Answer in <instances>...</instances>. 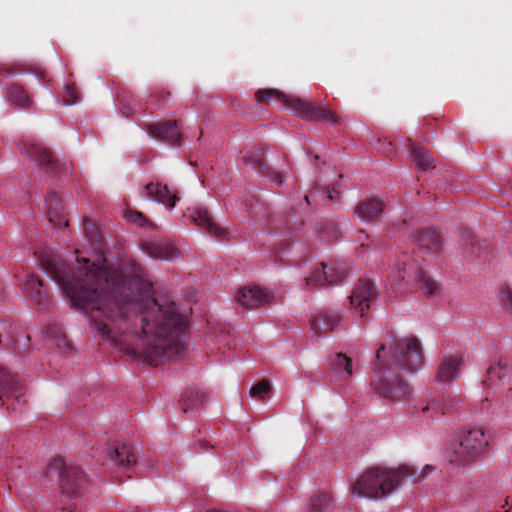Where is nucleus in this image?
<instances>
[{
  "label": "nucleus",
  "instance_id": "nucleus-1",
  "mask_svg": "<svg viewBox=\"0 0 512 512\" xmlns=\"http://www.w3.org/2000/svg\"><path fill=\"white\" fill-rule=\"evenodd\" d=\"M83 231L96 253L95 260L77 257V266L70 268L56 256L41 252V268L74 306L87 312L92 327L104 340L115 342L118 333H135L142 348L128 347L126 352L153 366L183 356L187 321L179 304L170 295L156 294L146 271L134 260L127 261L124 271L110 267L95 223L86 219Z\"/></svg>",
  "mask_w": 512,
  "mask_h": 512
},
{
  "label": "nucleus",
  "instance_id": "nucleus-2",
  "mask_svg": "<svg viewBox=\"0 0 512 512\" xmlns=\"http://www.w3.org/2000/svg\"><path fill=\"white\" fill-rule=\"evenodd\" d=\"M422 363V346L415 336L395 340L389 350L382 344L376 352L374 372L378 380L375 383V392L393 401L409 398L412 389L401 377L400 371H416L421 368Z\"/></svg>",
  "mask_w": 512,
  "mask_h": 512
},
{
  "label": "nucleus",
  "instance_id": "nucleus-3",
  "mask_svg": "<svg viewBox=\"0 0 512 512\" xmlns=\"http://www.w3.org/2000/svg\"><path fill=\"white\" fill-rule=\"evenodd\" d=\"M434 471L432 465H425L418 471L413 465L403 464L396 469L373 467L361 474L352 486L354 495L368 499H379L393 493L404 481L420 483Z\"/></svg>",
  "mask_w": 512,
  "mask_h": 512
},
{
  "label": "nucleus",
  "instance_id": "nucleus-4",
  "mask_svg": "<svg viewBox=\"0 0 512 512\" xmlns=\"http://www.w3.org/2000/svg\"><path fill=\"white\" fill-rule=\"evenodd\" d=\"M422 261L423 258L415 256V248L400 250L397 253L392 270V278L397 292L406 293L419 285L427 295L436 293L438 286L422 270Z\"/></svg>",
  "mask_w": 512,
  "mask_h": 512
},
{
  "label": "nucleus",
  "instance_id": "nucleus-5",
  "mask_svg": "<svg viewBox=\"0 0 512 512\" xmlns=\"http://www.w3.org/2000/svg\"><path fill=\"white\" fill-rule=\"evenodd\" d=\"M260 103L278 100L302 118L311 121L338 123V117L331 110L317 106L314 102H305L300 98L291 97L276 89H260L255 93Z\"/></svg>",
  "mask_w": 512,
  "mask_h": 512
},
{
  "label": "nucleus",
  "instance_id": "nucleus-6",
  "mask_svg": "<svg viewBox=\"0 0 512 512\" xmlns=\"http://www.w3.org/2000/svg\"><path fill=\"white\" fill-rule=\"evenodd\" d=\"M491 431L485 427H473L460 437L459 445L452 451L450 461L466 466L480 458L488 449Z\"/></svg>",
  "mask_w": 512,
  "mask_h": 512
},
{
  "label": "nucleus",
  "instance_id": "nucleus-7",
  "mask_svg": "<svg viewBox=\"0 0 512 512\" xmlns=\"http://www.w3.org/2000/svg\"><path fill=\"white\" fill-rule=\"evenodd\" d=\"M47 475L49 477L57 476L61 492L69 496L79 494L87 484L84 471L79 466L68 463L62 458H56L50 463Z\"/></svg>",
  "mask_w": 512,
  "mask_h": 512
},
{
  "label": "nucleus",
  "instance_id": "nucleus-8",
  "mask_svg": "<svg viewBox=\"0 0 512 512\" xmlns=\"http://www.w3.org/2000/svg\"><path fill=\"white\" fill-rule=\"evenodd\" d=\"M17 145L21 153L37 163L41 169L47 173L56 174L58 161L48 150L42 148L33 139L28 137L21 138Z\"/></svg>",
  "mask_w": 512,
  "mask_h": 512
},
{
  "label": "nucleus",
  "instance_id": "nucleus-9",
  "mask_svg": "<svg viewBox=\"0 0 512 512\" xmlns=\"http://www.w3.org/2000/svg\"><path fill=\"white\" fill-rule=\"evenodd\" d=\"M376 297L377 291L374 284L369 280L360 279L349 297L350 309L354 314L364 318Z\"/></svg>",
  "mask_w": 512,
  "mask_h": 512
},
{
  "label": "nucleus",
  "instance_id": "nucleus-10",
  "mask_svg": "<svg viewBox=\"0 0 512 512\" xmlns=\"http://www.w3.org/2000/svg\"><path fill=\"white\" fill-rule=\"evenodd\" d=\"M347 273L346 265L343 263H333L327 266L320 264V268L315 269L309 277H306V285L309 288L324 287L334 285L342 281Z\"/></svg>",
  "mask_w": 512,
  "mask_h": 512
},
{
  "label": "nucleus",
  "instance_id": "nucleus-11",
  "mask_svg": "<svg viewBox=\"0 0 512 512\" xmlns=\"http://www.w3.org/2000/svg\"><path fill=\"white\" fill-rule=\"evenodd\" d=\"M243 162L258 175L270 178L276 186L283 184V175L273 169L266 160V149L259 147L248 150L243 156Z\"/></svg>",
  "mask_w": 512,
  "mask_h": 512
},
{
  "label": "nucleus",
  "instance_id": "nucleus-12",
  "mask_svg": "<svg viewBox=\"0 0 512 512\" xmlns=\"http://www.w3.org/2000/svg\"><path fill=\"white\" fill-rule=\"evenodd\" d=\"M484 383L488 386H504L512 384V360L500 358L486 372Z\"/></svg>",
  "mask_w": 512,
  "mask_h": 512
},
{
  "label": "nucleus",
  "instance_id": "nucleus-13",
  "mask_svg": "<svg viewBox=\"0 0 512 512\" xmlns=\"http://www.w3.org/2000/svg\"><path fill=\"white\" fill-rule=\"evenodd\" d=\"M141 249L154 259L172 260L179 256L178 248L167 239L144 241Z\"/></svg>",
  "mask_w": 512,
  "mask_h": 512
},
{
  "label": "nucleus",
  "instance_id": "nucleus-14",
  "mask_svg": "<svg viewBox=\"0 0 512 512\" xmlns=\"http://www.w3.org/2000/svg\"><path fill=\"white\" fill-rule=\"evenodd\" d=\"M416 247L426 255H439L443 250L440 235L432 229H422L414 236Z\"/></svg>",
  "mask_w": 512,
  "mask_h": 512
},
{
  "label": "nucleus",
  "instance_id": "nucleus-15",
  "mask_svg": "<svg viewBox=\"0 0 512 512\" xmlns=\"http://www.w3.org/2000/svg\"><path fill=\"white\" fill-rule=\"evenodd\" d=\"M271 293L258 286H248L240 289L236 296V302L246 308H255L269 302Z\"/></svg>",
  "mask_w": 512,
  "mask_h": 512
},
{
  "label": "nucleus",
  "instance_id": "nucleus-16",
  "mask_svg": "<svg viewBox=\"0 0 512 512\" xmlns=\"http://www.w3.org/2000/svg\"><path fill=\"white\" fill-rule=\"evenodd\" d=\"M460 245L463 257L471 262L476 261L488 252L487 242L477 239L469 230L462 232Z\"/></svg>",
  "mask_w": 512,
  "mask_h": 512
},
{
  "label": "nucleus",
  "instance_id": "nucleus-17",
  "mask_svg": "<svg viewBox=\"0 0 512 512\" xmlns=\"http://www.w3.org/2000/svg\"><path fill=\"white\" fill-rule=\"evenodd\" d=\"M148 133L156 139L178 146L181 144L182 135L178 129L177 121L169 120L162 123L150 124Z\"/></svg>",
  "mask_w": 512,
  "mask_h": 512
},
{
  "label": "nucleus",
  "instance_id": "nucleus-18",
  "mask_svg": "<svg viewBox=\"0 0 512 512\" xmlns=\"http://www.w3.org/2000/svg\"><path fill=\"white\" fill-rule=\"evenodd\" d=\"M191 221L205 230L210 235H213L219 239H223L228 234L225 228L218 226L210 216L208 210L205 207H195L189 214Z\"/></svg>",
  "mask_w": 512,
  "mask_h": 512
},
{
  "label": "nucleus",
  "instance_id": "nucleus-19",
  "mask_svg": "<svg viewBox=\"0 0 512 512\" xmlns=\"http://www.w3.org/2000/svg\"><path fill=\"white\" fill-rule=\"evenodd\" d=\"M23 384L20 376L12 372L5 366L0 365V400L2 394L14 396L17 403L23 397L22 394Z\"/></svg>",
  "mask_w": 512,
  "mask_h": 512
},
{
  "label": "nucleus",
  "instance_id": "nucleus-20",
  "mask_svg": "<svg viewBox=\"0 0 512 512\" xmlns=\"http://www.w3.org/2000/svg\"><path fill=\"white\" fill-rule=\"evenodd\" d=\"M29 335H23L19 329L9 322L0 323V344L4 343L14 350H22L28 346Z\"/></svg>",
  "mask_w": 512,
  "mask_h": 512
},
{
  "label": "nucleus",
  "instance_id": "nucleus-21",
  "mask_svg": "<svg viewBox=\"0 0 512 512\" xmlns=\"http://www.w3.org/2000/svg\"><path fill=\"white\" fill-rule=\"evenodd\" d=\"M48 219L57 227L68 226V220L65 218L64 203L62 197L56 192L51 191L45 198Z\"/></svg>",
  "mask_w": 512,
  "mask_h": 512
},
{
  "label": "nucleus",
  "instance_id": "nucleus-22",
  "mask_svg": "<svg viewBox=\"0 0 512 512\" xmlns=\"http://www.w3.org/2000/svg\"><path fill=\"white\" fill-rule=\"evenodd\" d=\"M144 195L152 200L163 203L168 208H173L179 199L176 192H170L166 184L148 183L144 186Z\"/></svg>",
  "mask_w": 512,
  "mask_h": 512
},
{
  "label": "nucleus",
  "instance_id": "nucleus-23",
  "mask_svg": "<svg viewBox=\"0 0 512 512\" xmlns=\"http://www.w3.org/2000/svg\"><path fill=\"white\" fill-rule=\"evenodd\" d=\"M25 295L30 299L33 304L45 309L48 304V295L46 290L43 289L42 281L34 275H27L24 283Z\"/></svg>",
  "mask_w": 512,
  "mask_h": 512
},
{
  "label": "nucleus",
  "instance_id": "nucleus-24",
  "mask_svg": "<svg viewBox=\"0 0 512 512\" xmlns=\"http://www.w3.org/2000/svg\"><path fill=\"white\" fill-rule=\"evenodd\" d=\"M341 320V316L336 311H325L313 318L311 321V330L318 335H325L332 331Z\"/></svg>",
  "mask_w": 512,
  "mask_h": 512
},
{
  "label": "nucleus",
  "instance_id": "nucleus-25",
  "mask_svg": "<svg viewBox=\"0 0 512 512\" xmlns=\"http://www.w3.org/2000/svg\"><path fill=\"white\" fill-rule=\"evenodd\" d=\"M383 202L378 198H367L355 207V214L364 222H371L383 211Z\"/></svg>",
  "mask_w": 512,
  "mask_h": 512
},
{
  "label": "nucleus",
  "instance_id": "nucleus-26",
  "mask_svg": "<svg viewBox=\"0 0 512 512\" xmlns=\"http://www.w3.org/2000/svg\"><path fill=\"white\" fill-rule=\"evenodd\" d=\"M110 460L123 469H129L136 463L135 454L130 445L117 444L109 451Z\"/></svg>",
  "mask_w": 512,
  "mask_h": 512
},
{
  "label": "nucleus",
  "instance_id": "nucleus-27",
  "mask_svg": "<svg viewBox=\"0 0 512 512\" xmlns=\"http://www.w3.org/2000/svg\"><path fill=\"white\" fill-rule=\"evenodd\" d=\"M462 365V360L456 356H446L440 363L436 379L439 382H448L454 379Z\"/></svg>",
  "mask_w": 512,
  "mask_h": 512
},
{
  "label": "nucleus",
  "instance_id": "nucleus-28",
  "mask_svg": "<svg viewBox=\"0 0 512 512\" xmlns=\"http://www.w3.org/2000/svg\"><path fill=\"white\" fill-rule=\"evenodd\" d=\"M206 394L199 388H188L180 401L181 409L184 413L194 412L205 401Z\"/></svg>",
  "mask_w": 512,
  "mask_h": 512
},
{
  "label": "nucleus",
  "instance_id": "nucleus-29",
  "mask_svg": "<svg viewBox=\"0 0 512 512\" xmlns=\"http://www.w3.org/2000/svg\"><path fill=\"white\" fill-rule=\"evenodd\" d=\"M334 373L341 379L347 380L352 376V359L343 353H337L331 359Z\"/></svg>",
  "mask_w": 512,
  "mask_h": 512
},
{
  "label": "nucleus",
  "instance_id": "nucleus-30",
  "mask_svg": "<svg viewBox=\"0 0 512 512\" xmlns=\"http://www.w3.org/2000/svg\"><path fill=\"white\" fill-rule=\"evenodd\" d=\"M333 505V499L328 492L321 491L311 498L308 512H329Z\"/></svg>",
  "mask_w": 512,
  "mask_h": 512
},
{
  "label": "nucleus",
  "instance_id": "nucleus-31",
  "mask_svg": "<svg viewBox=\"0 0 512 512\" xmlns=\"http://www.w3.org/2000/svg\"><path fill=\"white\" fill-rule=\"evenodd\" d=\"M412 154L417 166H419L422 170L426 171L435 168L432 156L423 147L413 146Z\"/></svg>",
  "mask_w": 512,
  "mask_h": 512
},
{
  "label": "nucleus",
  "instance_id": "nucleus-32",
  "mask_svg": "<svg viewBox=\"0 0 512 512\" xmlns=\"http://www.w3.org/2000/svg\"><path fill=\"white\" fill-rule=\"evenodd\" d=\"M8 95L12 103L22 108L28 107L31 102L23 88L16 84L8 88Z\"/></svg>",
  "mask_w": 512,
  "mask_h": 512
},
{
  "label": "nucleus",
  "instance_id": "nucleus-33",
  "mask_svg": "<svg viewBox=\"0 0 512 512\" xmlns=\"http://www.w3.org/2000/svg\"><path fill=\"white\" fill-rule=\"evenodd\" d=\"M46 336L50 340H54L59 348L69 346L68 340L62 332L61 326L56 323L51 324L46 328Z\"/></svg>",
  "mask_w": 512,
  "mask_h": 512
},
{
  "label": "nucleus",
  "instance_id": "nucleus-34",
  "mask_svg": "<svg viewBox=\"0 0 512 512\" xmlns=\"http://www.w3.org/2000/svg\"><path fill=\"white\" fill-rule=\"evenodd\" d=\"M447 411V408L444 405H441L439 402L432 401L429 404H426L425 406L421 407L419 412H421L422 415L427 416V418H433L434 414H445Z\"/></svg>",
  "mask_w": 512,
  "mask_h": 512
},
{
  "label": "nucleus",
  "instance_id": "nucleus-35",
  "mask_svg": "<svg viewBox=\"0 0 512 512\" xmlns=\"http://www.w3.org/2000/svg\"><path fill=\"white\" fill-rule=\"evenodd\" d=\"M63 100L65 104L67 105H73L79 102L80 100V93L78 89L73 85H67L65 87Z\"/></svg>",
  "mask_w": 512,
  "mask_h": 512
},
{
  "label": "nucleus",
  "instance_id": "nucleus-36",
  "mask_svg": "<svg viewBox=\"0 0 512 512\" xmlns=\"http://www.w3.org/2000/svg\"><path fill=\"white\" fill-rule=\"evenodd\" d=\"M270 391V383L267 380H261L250 389V395L252 397H262Z\"/></svg>",
  "mask_w": 512,
  "mask_h": 512
},
{
  "label": "nucleus",
  "instance_id": "nucleus-37",
  "mask_svg": "<svg viewBox=\"0 0 512 512\" xmlns=\"http://www.w3.org/2000/svg\"><path fill=\"white\" fill-rule=\"evenodd\" d=\"M500 300L505 309L512 314V290L509 287L501 288Z\"/></svg>",
  "mask_w": 512,
  "mask_h": 512
},
{
  "label": "nucleus",
  "instance_id": "nucleus-38",
  "mask_svg": "<svg viewBox=\"0 0 512 512\" xmlns=\"http://www.w3.org/2000/svg\"><path fill=\"white\" fill-rule=\"evenodd\" d=\"M125 217L128 222L136 223L140 226H144L146 223H148V221L141 212L129 211L125 214Z\"/></svg>",
  "mask_w": 512,
  "mask_h": 512
},
{
  "label": "nucleus",
  "instance_id": "nucleus-39",
  "mask_svg": "<svg viewBox=\"0 0 512 512\" xmlns=\"http://www.w3.org/2000/svg\"><path fill=\"white\" fill-rule=\"evenodd\" d=\"M339 192L333 187L327 189V198L330 200H333L335 198V195H338Z\"/></svg>",
  "mask_w": 512,
  "mask_h": 512
},
{
  "label": "nucleus",
  "instance_id": "nucleus-40",
  "mask_svg": "<svg viewBox=\"0 0 512 512\" xmlns=\"http://www.w3.org/2000/svg\"><path fill=\"white\" fill-rule=\"evenodd\" d=\"M359 233H360V236L358 238L359 241L369 238V236L366 234V232L364 230H360Z\"/></svg>",
  "mask_w": 512,
  "mask_h": 512
},
{
  "label": "nucleus",
  "instance_id": "nucleus-41",
  "mask_svg": "<svg viewBox=\"0 0 512 512\" xmlns=\"http://www.w3.org/2000/svg\"><path fill=\"white\" fill-rule=\"evenodd\" d=\"M207 512H223V511L218 510V509H211V510H208Z\"/></svg>",
  "mask_w": 512,
  "mask_h": 512
},
{
  "label": "nucleus",
  "instance_id": "nucleus-42",
  "mask_svg": "<svg viewBox=\"0 0 512 512\" xmlns=\"http://www.w3.org/2000/svg\"><path fill=\"white\" fill-rule=\"evenodd\" d=\"M305 200H306V202H307L308 204H310V196L306 195V196H305Z\"/></svg>",
  "mask_w": 512,
  "mask_h": 512
},
{
  "label": "nucleus",
  "instance_id": "nucleus-43",
  "mask_svg": "<svg viewBox=\"0 0 512 512\" xmlns=\"http://www.w3.org/2000/svg\"><path fill=\"white\" fill-rule=\"evenodd\" d=\"M201 447H206L207 443L205 441L200 442Z\"/></svg>",
  "mask_w": 512,
  "mask_h": 512
},
{
  "label": "nucleus",
  "instance_id": "nucleus-44",
  "mask_svg": "<svg viewBox=\"0 0 512 512\" xmlns=\"http://www.w3.org/2000/svg\"><path fill=\"white\" fill-rule=\"evenodd\" d=\"M508 505H510V504H509V501H508V500H506V501H505V505H502V508H505V506H508Z\"/></svg>",
  "mask_w": 512,
  "mask_h": 512
}]
</instances>
